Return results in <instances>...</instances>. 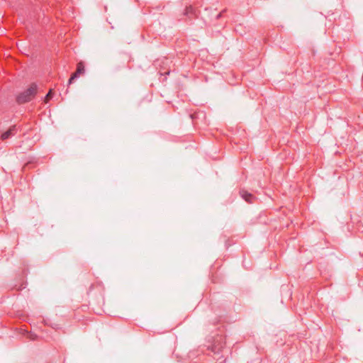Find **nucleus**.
I'll use <instances>...</instances> for the list:
<instances>
[{"label":"nucleus","instance_id":"f257e3e1","mask_svg":"<svg viewBox=\"0 0 363 363\" xmlns=\"http://www.w3.org/2000/svg\"><path fill=\"white\" fill-rule=\"evenodd\" d=\"M37 91V84L32 83L27 89L20 93L16 96V102L19 104H23L30 101L36 95Z\"/></svg>","mask_w":363,"mask_h":363},{"label":"nucleus","instance_id":"f03ea898","mask_svg":"<svg viewBox=\"0 0 363 363\" xmlns=\"http://www.w3.org/2000/svg\"><path fill=\"white\" fill-rule=\"evenodd\" d=\"M225 342L222 337H218L214 341L211 346V351L213 352L214 354H218L222 352L223 349L225 346Z\"/></svg>","mask_w":363,"mask_h":363},{"label":"nucleus","instance_id":"7ed1b4c3","mask_svg":"<svg viewBox=\"0 0 363 363\" xmlns=\"http://www.w3.org/2000/svg\"><path fill=\"white\" fill-rule=\"evenodd\" d=\"M85 72L84 64L83 62H79L77 65L76 71L71 75L69 79V84H72L73 81L78 78L80 75L84 74Z\"/></svg>","mask_w":363,"mask_h":363},{"label":"nucleus","instance_id":"20e7f679","mask_svg":"<svg viewBox=\"0 0 363 363\" xmlns=\"http://www.w3.org/2000/svg\"><path fill=\"white\" fill-rule=\"evenodd\" d=\"M240 195L246 202L249 203H254L256 199V197L253 194L247 192L244 189L240 191Z\"/></svg>","mask_w":363,"mask_h":363},{"label":"nucleus","instance_id":"39448f33","mask_svg":"<svg viewBox=\"0 0 363 363\" xmlns=\"http://www.w3.org/2000/svg\"><path fill=\"white\" fill-rule=\"evenodd\" d=\"M184 15L188 16L189 19L192 20L198 17V11L193 8L191 6H186Z\"/></svg>","mask_w":363,"mask_h":363},{"label":"nucleus","instance_id":"423d86ee","mask_svg":"<svg viewBox=\"0 0 363 363\" xmlns=\"http://www.w3.org/2000/svg\"><path fill=\"white\" fill-rule=\"evenodd\" d=\"M16 133V125H12L9 128L8 130L3 133L1 135V139L2 140H5L11 138V136L14 135Z\"/></svg>","mask_w":363,"mask_h":363},{"label":"nucleus","instance_id":"0eeeda50","mask_svg":"<svg viewBox=\"0 0 363 363\" xmlns=\"http://www.w3.org/2000/svg\"><path fill=\"white\" fill-rule=\"evenodd\" d=\"M41 324L43 325L44 327H50L55 330L59 328L58 324L52 323L51 319H43Z\"/></svg>","mask_w":363,"mask_h":363},{"label":"nucleus","instance_id":"6e6552de","mask_svg":"<svg viewBox=\"0 0 363 363\" xmlns=\"http://www.w3.org/2000/svg\"><path fill=\"white\" fill-rule=\"evenodd\" d=\"M53 96L52 90L50 89L49 92L47 94V95L45 97L44 101L45 103H48Z\"/></svg>","mask_w":363,"mask_h":363},{"label":"nucleus","instance_id":"1a4fd4ad","mask_svg":"<svg viewBox=\"0 0 363 363\" xmlns=\"http://www.w3.org/2000/svg\"><path fill=\"white\" fill-rule=\"evenodd\" d=\"M28 337L32 340H35L38 338V335L35 333H30V334L28 335Z\"/></svg>","mask_w":363,"mask_h":363},{"label":"nucleus","instance_id":"9d476101","mask_svg":"<svg viewBox=\"0 0 363 363\" xmlns=\"http://www.w3.org/2000/svg\"><path fill=\"white\" fill-rule=\"evenodd\" d=\"M225 11H223L221 13H220L218 16H217V18H219L220 17H221L222 16V13L224 12Z\"/></svg>","mask_w":363,"mask_h":363}]
</instances>
